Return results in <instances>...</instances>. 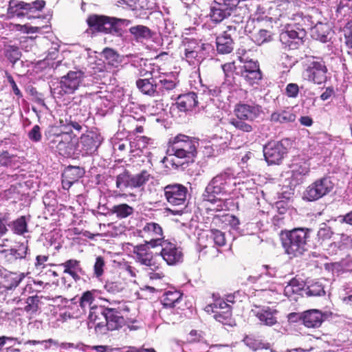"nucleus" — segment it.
<instances>
[{"instance_id":"f257e3e1","label":"nucleus","mask_w":352,"mask_h":352,"mask_svg":"<svg viewBox=\"0 0 352 352\" xmlns=\"http://www.w3.org/2000/svg\"><path fill=\"white\" fill-rule=\"evenodd\" d=\"M234 173L228 168L212 177L205 188L201 195L202 202L210 211L221 212L229 210L230 199H222L232 190L235 184Z\"/></svg>"},{"instance_id":"f03ea898","label":"nucleus","mask_w":352,"mask_h":352,"mask_svg":"<svg viewBox=\"0 0 352 352\" xmlns=\"http://www.w3.org/2000/svg\"><path fill=\"white\" fill-rule=\"evenodd\" d=\"M196 144L197 142L183 134L170 138L168 143L167 155L162 162L169 169H185L189 163L194 162L197 154Z\"/></svg>"},{"instance_id":"7ed1b4c3","label":"nucleus","mask_w":352,"mask_h":352,"mask_svg":"<svg viewBox=\"0 0 352 352\" xmlns=\"http://www.w3.org/2000/svg\"><path fill=\"white\" fill-rule=\"evenodd\" d=\"M122 311L128 312L129 309L124 304L122 307L118 308L94 306L89 313L88 327H94L96 333L100 335H104L109 331L119 329L125 324Z\"/></svg>"},{"instance_id":"20e7f679","label":"nucleus","mask_w":352,"mask_h":352,"mask_svg":"<svg viewBox=\"0 0 352 352\" xmlns=\"http://www.w3.org/2000/svg\"><path fill=\"white\" fill-rule=\"evenodd\" d=\"M311 230L296 228L281 234L283 248L289 258L302 255L308 249Z\"/></svg>"},{"instance_id":"39448f33","label":"nucleus","mask_w":352,"mask_h":352,"mask_svg":"<svg viewBox=\"0 0 352 352\" xmlns=\"http://www.w3.org/2000/svg\"><path fill=\"white\" fill-rule=\"evenodd\" d=\"M89 27L95 32L122 36L131 21L105 15L91 14L87 19Z\"/></svg>"},{"instance_id":"423d86ee","label":"nucleus","mask_w":352,"mask_h":352,"mask_svg":"<svg viewBox=\"0 0 352 352\" xmlns=\"http://www.w3.org/2000/svg\"><path fill=\"white\" fill-rule=\"evenodd\" d=\"M328 69L322 58L307 56L303 61V78L307 81L322 85L327 80Z\"/></svg>"},{"instance_id":"0eeeda50","label":"nucleus","mask_w":352,"mask_h":352,"mask_svg":"<svg viewBox=\"0 0 352 352\" xmlns=\"http://www.w3.org/2000/svg\"><path fill=\"white\" fill-rule=\"evenodd\" d=\"M85 74L82 70L69 71L61 77L56 87L51 88L52 94L56 97L60 98L65 94H74L83 83Z\"/></svg>"},{"instance_id":"6e6552de","label":"nucleus","mask_w":352,"mask_h":352,"mask_svg":"<svg viewBox=\"0 0 352 352\" xmlns=\"http://www.w3.org/2000/svg\"><path fill=\"white\" fill-rule=\"evenodd\" d=\"M292 146V141L289 138L269 142L263 149L265 161L269 165L280 164Z\"/></svg>"},{"instance_id":"1a4fd4ad","label":"nucleus","mask_w":352,"mask_h":352,"mask_svg":"<svg viewBox=\"0 0 352 352\" xmlns=\"http://www.w3.org/2000/svg\"><path fill=\"white\" fill-rule=\"evenodd\" d=\"M76 135L69 131H61L50 138V144L56 148L58 153L65 157L76 155Z\"/></svg>"},{"instance_id":"9d476101","label":"nucleus","mask_w":352,"mask_h":352,"mask_svg":"<svg viewBox=\"0 0 352 352\" xmlns=\"http://www.w3.org/2000/svg\"><path fill=\"white\" fill-rule=\"evenodd\" d=\"M102 137L97 129L86 131L76 144V155L82 156L94 154L102 142Z\"/></svg>"},{"instance_id":"9b49d317","label":"nucleus","mask_w":352,"mask_h":352,"mask_svg":"<svg viewBox=\"0 0 352 352\" xmlns=\"http://www.w3.org/2000/svg\"><path fill=\"white\" fill-rule=\"evenodd\" d=\"M305 36L304 32H299L292 26V24H289L280 34L279 38L284 49L296 50L302 45Z\"/></svg>"},{"instance_id":"f8f14e48","label":"nucleus","mask_w":352,"mask_h":352,"mask_svg":"<svg viewBox=\"0 0 352 352\" xmlns=\"http://www.w3.org/2000/svg\"><path fill=\"white\" fill-rule=\"evenodd\" d=\"M138 232V236L145 239L144 241L150 243V245L153 248H158L165 241L162 227L155 222L146 223Z\"/></svg>"},{"instance_id":"ddd939ff","label":"nucleus","mask_w":352,"mask_h":352,"mask_svg":"<svg viewBox=\"0 0 352 352\" xmlns=\"http://www.w3.org/2000/svg\"><path fill=\"white\" fill-rule=\"evenodd\" d=\"M159 247L161 250L156 254L160 255L168 265H175L183 262L184 254L182 249L176 244L165 240Z\"/></svg>"},{"instance_id":"4468645a","label":"nucleus","mask_w":352,"mask_h":352,"mask_svg":"<svg viewBox=\"0 0 352 352\" xmlns=\"http://www.w3.org/2000/svg\"><path fill=\"white\" fill-rule=\"evenodd\" d=\"M166 201L173 206L184 205L186 200L188 189L180 184H172L164 188Z\"/></svg>"},{"instance_id":"2eb2a0df","label":"nucleus","mask_w":352,"mask_h":352,"mask_svg":"<svg viewBox=\"0 0 352 352\" xmlns=\"http://www.w3.org/2000/svg\"><path fill=\"white\" fill-rule=\"evenodd\" d=\"M238 70H241L240 77L248 82L250 85L258 84L262 79V73L257 61L252 60H247L243 65H239Z\"/></svg>"},{"instance_id":"dca6fc26","label":"nucleus","mask_w":352,"mask_h":352,"mask_svg":"<svg viewBox=\"0 0 352 352\" xmlns=\"http://www.w3.org/2000/svg\"><path fill=\"white\" fill-rule=\"evenodd\" d=\"M264 8L260 5H257L256 10L253 14H250L249 6L248 5V13L245 15V19H243L242 30L244 35L252 33L253 30L256 28V23L272 21V18L264 15Z\"/></svg>"},{"instance_id":"f3484780","label":"nucleus","mask_w":352,"mask_h":352,"mask_svg":"<svg viewBox=\"0 0 352 352\" xmlns=\"http://www.w3.org/2000/svg\"><path fill=\"white\" fill-rule=\"evenodd\" d=\"M237 118L248 121H254L258 118L263 112L262 107L254 102L239 103L234 109Z\"/></svg>"},{"instance_id":"a211bd4d","label":"nucleus","mask_w":352,"mask_h":352,"mask_svg":"<svg viewBox=\"0 0 352 352\" xmlns=\"http://www.w3.org/2000/svg\"><path fill=\"white\" fill-rule=\"evenodd\" d=\"M230 16L243 14L245 17L248 13V3L246 0H214Z\"/></svg>"},{"instance_id":"6ab92c4d","label":"nucleus","mask_w":352,"mask_h":352,"mask_svg":"<svg viewBox=\"0 0 352 352\" xmlns=\"http://www.w3.org/2000/svg\"><path fill=\"white\" fill-rule=\"evenodd\" d=\"M6 259L10 263H14L18 260L27 258L30 254L28 241L16 243L13 248L3 251Z\"/></svg>"},{"instance_id":"aec40b11","label":"nucleus","mask_w":352,"mask_h":352,"mask_svg":"<svg viewBox=\"0 0 352 352\" xmlns=\"http://www.w3.org/2000/svg\"><path fill=\"white\" fill-rule=\"evenodd\" d=\"M301 318L305 327L317 328L327 319V314L318 309H310L303 312Z\"/></svg>"},{"instance_id":"412c9836","label":"nucleus","mask_w":352,"mask_h":352,"mask_svg":"<svg viewBox=\"0 0 352 352\" xmlns=\"http://www.w3.org/2000/svg\"><path fill=\"white\" fill-rule=\"evenodd\" d=\"M292 180L294 185H298L303 182L304 177L309 172V164L299 159H294L290 166Z\"/></svg>"},{"instance_id":"4be33fe9","label":"nucleus","mask_w":352,"mask_h":352,"mask_svg":"<svg viewBox=\"0 0 352 352\" xmlns=\"http://www.w3.org/2000/svg\"><path fill=\"white\" fill-rule=\"evenodd\" d=\"M150 243L144 241V243L134 246L133 253L136 256L137 261L141 264L151 266L153 264V252L151 251Z\"/></svg>"},{"instance_id":"5701e85b","label":"nucleus","mask_w":352,"mask_h":352,"mask_svg":"<svg viewBox=\"0 0 352 352\" xmlns=\"http://www.w3.org/2000/svg\"><path fill=\"white\" fill-rule=\"evenodd\" d=\"M224 73V82L223 86L228 87L237 86L240 82L236 76H240L241 70H238V66L234 63H227L221 65Z\"/></svg>"},{"instance_id":"b1692460","label":"nucleus","mask_w":352,"mask_h":352,"mask_svg":"<svg viewBox=\"0 0 352 352\" xmlns=\"http://www.w3.org/2000/svg\"><path fill=\"white\" fill-rule=\"evenodd\" d=\"M198 103L197 95L192 91L179 95L175 104L180 111L186 112L198 107Z\"/></svg>"},{"instance_id":"393cba45","label":"nucleus","mask_w":352,"mask_h":352,"mask_svg":"<svg viewBox=\"0 0 352 352\" xmlns=\"http://www.w3.org/2000/svg\"><path fill=\"white\" fill-rule=\"evenodd\" d=\"M59 266L63 267L64 268L63 272L70 275L76 282L80 280V275H85V272L81 267L80 261L76 259L67 260L65 262L59 264Z\"/></svg>"},{"instance_id":"a878e982","label":"nucleus","mask_w":352,"mask_h":352,"mask_svg":"<svg viewBox=\"0 0 352 352\" xmlns=\"http://www.w3.org/2000/svg\"><path fill=\"white\" fill-rule=\"evenodd\" d=\"M89 113L87 111L84 109L82 113H76L74 116H70L69 120L67 122V125L64 126V131H69L73 133V129L80 132L82 130L83 127L87 128L85 122L89 118Z\"/></svg>"},{"instance_id":"bb28decb","label":"nucleus","mask_w":352,"mask_h":352,"mask_svg":"<svg viewBox=\"0 0 352 352\" xmlns=\"http://www.w3.org/2000/svg\"><path fill=\"white\" fill-rule=\"evenodd\" d=\"M295 23L292 24L298 31H302L306 34L307 30H310L314 26V25L318 21L314 19V16L311 14H304L303 13H298L296 16Z\"/></svg>"},{"instance_id":"cd10ccee","label":"nucleus","mask_w":352,"mask_h":352,"mask_svg":"<svg viewBox=\"0 0 352 352\" xmlns=\"http://www.w3.org/2000/svg\"><path fill=\"white\" fill-rule=\"evenodd\" d=\"M136 86L138 90L144 95L152 97L157 96L156 78L138 79Z\"/></svg>"},{"instance_id":"c85d7f7f","label":"nucleus","mask_w":352,"mask_h":352,"mask_svg":"<svg viewBox=\"0 0 352 352\" xmlns=\"http://www.w3.org/2000/svg\"><path fill=\"white\" fill-rule=\"evenodd\" d=\"M277 314L276 309L263 307L256 312V316L263 324L271 327L277 322Z\"/></svg>"},{"instance_id":"c756f323","label":"nucleus","mask_w":352,"mask_h":352,"mask_svg":"<svg viewBox=\"0 0 352 352\" xmlns=\"http://www.w3.org/2000/svg\"><path fill=\"white\" fill-rule=\"evenodd\" d=\"M157 96H164L176 87V78L167 75L156 78Z\"/></svg>"},{"instance_id":"7c9ffc66","label":"nucleus","mask_w":352,"mask_h":352,"mask_svg":"<svg viewBox=\"0 0 352 352\" xmlns=\"http://www.w3.org/2000/svg\"><path fill=\"white\" fill-rule=\"evenodd\" d=\"M296 115L293 109L286 107L283 109H278L271 114L270 120L274 123L287 124L296 120Z\"/></svg>"},{"instance_id":"2f4dec72","label":"nucleus","mask_w":352,"mask_h":352,"mask_svg":"<svg viewBox=\"0 0 352 352\" xmlns=\"http://www.w3.org/2000/svg\"><path fill=\"white\" fill-rule=\"evenodd\" d=\"M27 3L17 0L9 1L8 8L7 9L8 18L12 19L15 16L22 17L29 15Z\"/></svg>"},{"instance_id":"473e14b6","label":"nucleus","mask_w":352,"mask_h":352,"mask_svg":"<svg viewBox=\"0 0 352 352\" xmlns=\"http://www.w3.org/2000/svg\"><path fill=\"white\" fill-rule=\"evenodd\" d=\"M191 45L192 50L195 53L197 52V55L199 56V58H202L203 60L209 54V52L212 49L210 44L198 41L196 39H186L184 41V46L190 48Z\"/></svg>"},{"instance_id":"72a5a7b5","label":"nucleus","mask_w":352,"mask_h":352,"mask_svg":"<svg viewBox=\"0 0 352 352\" xmlns=\"http://www.w3.org/2000/svg\"><path fill=\"white\" fill-rule=\"evenodd\" d=\"M0 164L3 170L5 168L16 170L20 167L21 162L16 155L3 151L0 153Z\"/></svg>"},{"instance_id":"f704fd0d","label":"nucleus","mask_w":352,"mask_h":352,"mask_svg":"<svg viewBox=\"0 0 352 352\" xmlns=\"http://www.w3.org/2000/svg\"><path fill=\"white\" fill-rule=\"evenodd\" d=\"M330 28L326 23H320L319 21L314 25L311 30L312 38L322 43H327L329 41Z\"/></svg>"},{"instance_id":"c9c22d12","label":"nucleus","mask_w":352,"mask_h":352,"mask_svg":"<svg viewBox=\"0 0 352 352\" xmlns=\"http://www.w3.org/2000/svg\"><path fill=\"white\" fill-rule=\"evenodd\" d=\"M233 24L229 25L227 26L226 30H225L223 33H226L228 35L231 37L232 40H235L237 38L242 37L244 34L243 33V19H245V17H243V14L237 15L233 16Z\"/></svg>"},{"instance_id":"e433bc0d","label":"nucleus","mask_w":352,"mask_h":352,"mask_svg":"<svg viewBox=\"0 0 352 352\" xmlns=\"http://www.w3.org/2000/svg\"><path fill=\"white\" fill-rule=\"evenodd\" d=\"M217 51L221 54H227L234 49V40L226 33L218 36L216 38Z\"/></svg>"},{"instance_id":"4c0bfd02","label":"nucleus","mask_w":352,"mask_h":352,"mask_svg":"<svg viewBox=\"0 0 352 352\" xmlns=\"http://www.w3.org/2000/svg\"><path fill=\"white\" fill-rule=\"evenodd\" d=\"M39 303L40 297L37 295L29 296L25 299L21 298L17 301V305L24 304V307H19V309L29 315H33L37 312Z\"/></svg>"},{"instance_id":"58836bf2","label":"nucleus","mask_w":352,"mask_h":352,"mask_svg":"<svg viewBox=\"0 0 352 352\" xmlns=\"http://www.w3.org/2000/svg\"><path fill=\"white\" fill-rule=\"evenodd\" d=\"M243 342L250 349H252L254 351L264 349H269L270 352H277L276 350L274 348L273 345H272L270 343L256 339L252 336H245L243 339Z\"/></svg>"},{"instance_id":"ea45409f","label":"nucleus","mask_w":352,"mask_h":352,"mask_svg":"<svg viewBox=\"0 0 352 352\" xmlns=\"http://www.w3.org/2000/svg\"><path fill=\"white\" fill-rule=\"evenodd\" d=\"M208 16L210 20L216 24L220 23L224 19L230 16V15L214 0L210 4Z\"/></svg>"},{"instance_id":"a19ab883","label":"nucleus","mask_w":352,"mask_h":352,"mask_svg":"<svg viewBox=\"0 0 352 352\" xmlns=\"http://www.w3.org/2000/svg\"><path fill=\"white\" fill-rule=\"evenodd\" d=\"M182 297V294L179 291L166 292L161 299V302L164 308H173L175 307Z\"/></svg>"},{"instance_id":"79ce46f5","label":"nucleus","mask_w":352,"mask_h":352,"mask_svg":"<svg viewBox=\"0 0 352 352\" xmlns=\"http://www.w3.org/2000/svg\"><path fill=\"white\" fill-rule=\"evenodd\" d=\"M129 32L137 41L150 39L153 35L151 30L148 27L142 25L131 27Z\"/></svg>"},{"instance_id":"37998d69","label":"nucleus","mask_w":352,"mask_h":352,"mask_svg":"<svg viewBox=\"0 0 352 352\" xmlns=\"http://www.w3.org/2000/svg\"><path fill=\"white\" fill-rule=\"evenodd\" d=\"M85 173V170L82 167L68 166L64 169L62 177L69 179L75 183L82 177Z\"/></svg>"},{"instance_id":"c03bdc74","label":"nucleus","mask_w":352,"mask_h":352,"mask_svg":"<svg viewBox=\"0 0 352 352\" xmlns=\"http://www.w3.org/2000/svg\"><path fill=\"white\" fill-rule=\"evenodd\" d=\"M110 212L111 214H116L118 219H122L133 214L134 212V209L133 207L126 204H120L113 206L110 209Z\"/></svg>"},{"instance_id":"a18cd8bd","label":"nucleus","mask_w":352,"mask_h":352,"mask_svg":"<svg viewBox=\"0 0 352 352\" xmlns=\"http://www.w3.org/2000/svg\"><path fill=\"white\" fill-rule=\"evenodd\" d=\"M322 198L316 181L308 186L302 194V199L307 201H315Z\"/></svg>"},{"instance_id":"49530a36","label":"nucleus","mask_w":352,"mask_h":352,"mask_svg":"<svg viewBox=\"0 0 352 352\" xmlns=\"http://www.w3.org/2000/svg\"><path fill=\"white\" fill-rule=\"evenodd\" d=\"M94 300V294L92 291H86L82 293V296L77 298L75 297L72 299L74 303H79V307L82 309L83 311H86L87 308L89 309L91 308V305ZM94 306H92L93 307Z\"/></svg>"},{"instance_id":"de8ad7c7","label":"nucleus","mask_w":352,"mask_h":352,"mask_svg":"<svg viewBox=\"0 0 352 352\" xmlns=\"http://www.w3.org/2000/svg\"><path fill=\"white\" fill-rule=\"evenodd\" d=\"M214 314V318L223 324V325H228L232 327L235 324L234 320L232 317V310L227 309L225 311L212 310Z\"/></svg>"},{"instance_id":"09e8293b","label":"nucleus","mask_w":352,"mask_h":352,"mask_svg":"<svg viewBox=\"0 0 352 352\" xmlns=\"http://www.w3.org/2000/svg\"><path fill=\"white\" fill-rule=\"evenodd\" d=\"M322 197L329 194L334 188V183L330 177H323L316 180Z\"/></svg>"},{"instance_id":"8fccbe9b","label":"nucleus","mask_w":352,"mask_h":352,"mask_svg":"<svg viewBox=\"0 0 352 352\" xmlns=\"http://www.w3.org/2000/svg\"><path fill=\"white\" fill-rule=\"evenodd\" d=\"M151 177L147 170H142L140 173L131 175V188H140L143 186Z\"/></svg>"},{"instance_id":"3c124183","label":"nucleus","mask_w":352,"mask_h":352,"mask_svg":"<svg viewBox=\"0 0 352 352\" xmlns=\"http://www.w3.org/2000/svg\"><path fill=\"white\" fill-rule=\"evenodd\" d=\"M138 121H144V117L141 116L140 118L137 119L133 116H125L122 117V119L120 122H123L124 124L125 122H127L129 124L131 125L129 126V132H135L141 133L143 132L144 129L142 126H138L137 124H135Z\"/></svg>"},{"instance_id":"603ef678","label":"nucleus","mask_w":352,"mask_h":352,"mask_svg":"<svg viewBox=\"0 0 352 352\" xmlns=\"http://www.w3.org/2000/svg\"><path fill=\"white\" fill-rule=\"evenodd\" d=\"M131 175L129 173V172L127 170H124L116 177V187L121 190L126 188H131Z\"/></svg>"},{"instance_id":"864d4df0","label":"nucleus","mask_w":352,"mask_h":352,"mask_svg":"<svg viewBox=\"0 0 352 352\" xmlns=\"http://www.w3.org/2000/svg\"><path fill=\"white\" fill-rule=\"evenodd\" d=\"M252 39L258 45L272 40V32L265 29H260L258 32L252 35Z\"/></svg>"},{"instance_id":"5fc2aeb1","label":"nucleus","mask_w":352,"mask_h":352,"mask_svg":"<svg viewBox=\"0 0 352 352\" xmlns=\"http://www.w3.org/2000/svg\"><path fill=\"white\" fill-rule=\"evenodd\" d=\"M104 288L108 293L115 295L122 292L124 287L121 281L107 280Z\"/></svg>"},{"instance_id":"6e6d98bb","label":"nucleus","mask_w":352,"mask_h":352,"mask_svg":"<svg viewBox=\"0 0 352 352\" xmlns=\"http://www.w3.org/2000/svg\"><path fill=\"white\" fill-rule=\"evenodd\" d=\"M43 202L48 211H55L57 205L55 192L50 191L47 192L43 197Z\"/></svg>"},{"instance_id":"4d7b16f0","label":"nucleus","mask_w":352,"mask_h":352,"mask_svg":"<svg viewBox=\"0 0 352 352\" xmlns=\"http://www.w3.org/2000/svg\"><path fill=\"white\" fill-rule=\"evenodd\" d=\"M105 267V261L102 256H98L96 258L94 265L93 276L100 280L103 276Z\"/></svg>"},{"instance_id":"13d9d810","label":"nucleus","mask_w":352,"mask_h":352,"mask_svg":"<svg viewBox=\"0 0 352 352\" xmlns=\"http://www.w3.org/2000/svg\"><path fill=\"white\" fill-rule=\"evenodd\" d=\"M6 56L12 64H14L21 57L19 47L15 45H8L6 50Z\"/></svg>"},{"instance_id":"bf43d9fd","label":"nucleus","mask_w":352,"mask_h":352,"mask_svg":"<svg viewBox=\"0 0 352 352\" xmlns=\"http://www.w3.org/2000/svg\"><path fill=\"white\" fill-rule=\"evenodd\" d=\"M25 278V275L23 273L16 274V273H11L7 276L6 282L8 284L6 285V287L8 289H12L13 288H16L22 280Z\"/></svg>"},{"instance_id":"052dcab7","label":"nucleus","mask_w":352,"mask_h":352,"mask_svg":"<svg viewBox=\"0 0 352 352\" xmlns=\"http://www.w3.org/2000/svg\"><path fill=\"white\" fill-rule=\"evenodd\" d=\"M305 293L308 296H320L325 294V291L322 284L316 282L308 285Z\"/></svg>"},{"instance_id":"680f3d73","label":"nucleus","mask_w":352,"mask_h":352,"mask_svg":"<svg viewBox=\"0 0 352 352\" xmlns=\"http://www.w3.org/2000/svg\"><path fill=\"white\" fill-rule=\"evenodd\" d=\"M102 55L109 65H114L120 61L119 54L113 49L108 47L104 49Z\"/></svg>"},{"instance_id":"e2e57ef3","label":"nucleus","mask_w":352,"mask_h":352,"mask_svg":"<svg viewBox=\"0 0 352 352\" xmlns=\"http://www.w3.org/2000/svg\"><path fill=\"white\" fill-rule=\"evenodd\" d=\"M184 47V51L182 58L186 60L189 65H195V63H200L203 60L202 58H199V56L197 55V52L195 53L192 50V47L190 48L186 46Z\"/></svg>"},{"instance_id":"0e129e2a","label":"nucleus","mask_w":352,"mask_h":352,"mask_svg":"<svg viewBox=\"0 0 352 352\" xmlns=\"http://www.w3.org/2000/svg\"><path fill=\"white\" fill-rule=\"evenodd\" d=\"M210 237L213 240L214 244L217 246L221 247L226 244V239L225 233L219 230H211Z\"/></svg>"},{"instance_id":"69168bd1","label":"nucleus","mask_w":352,"mask_h":352,"mask_svg":"<svg viewBox=\"0 0 352 352\" xmlns=\"http://www.w3.org/2000/svg\"><path fill=\"white\" fill-rule=\"evenodd\" d=\"M14 232L17 234H23L28 231V225L24 216L17 219L13 223Z\"/></svg>"},{"instance_id":"338daca9","label":"nucleus","mask_w":352,"mask_h":352,"mask_svg":"<svg viewBox=\"0 0 352 352\" xmlns=\"http://www.w3.org/2000/svg\"><path fill=\"white\" fill-rule=\"evenodd\" d=\"M17 339L13 337H8L6 336H0V352H20L17 349L12 346H6L8 342L16 340Z\"/></svg>"},{"instance_id":"774afa93","label":"nucleus","mask_w":352,"mask_h":352,"mask_svg":"<svg viewBox=\"0 0 352 352\" xmlns=\"http://www.w3.org/2000/svg\"><path fill=\"white\" fill-rule=\"evenodd\" d=\"M244 119H232L230 123L236 129L243 132H251L253 130V127L251 124L244 121Z\"/></svg>"}]
</instances>
